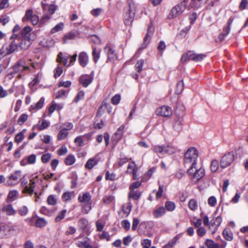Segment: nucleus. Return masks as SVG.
<instances>
[{"instance_id":"nucleus-1","label":"nucleus","mask_w":248,"mask_h":248,"mask_svg":"<svg viewBox=\"0 0 248 248\" xmlns=\"http://www.w3.org/2000/svg\"><path fill=\"white\" fill-rule=\"evenodd\" d=\"M198 157V152L194 147L190 148L186 152L184 155V163L185 165L191 164L189 168L187 170L188 175H191L193 173V169L196 168Z\"/></svg>"},{"instance_id":"nucleus-2","label":"nucleus","mask_w":248,"mask_h":248,"mask_svg":"<svg viewBox=\"0 0 248 248\" xmlns=\"http://www.w3.org/2000/svg\"><path fill=\"white\" fill-rule=\"evenodd\" d=\"M154 30V28L152 25V22L151 21L150 24L148 27L147 32L143 38V43L138 48L136 54L140 53L143 49L146 48L148 45L150 43Z\"/></svg>"},{"instance_id":"nucleus-3","label":"nucleus","mask_w":248,"mask_h":248,"mask_svg":"<svg viewBox=\"0 0 248 248\" xmlns=\"http://www.w3.org/2000/svg\"><path fill=\"white\" fill-rule=\"evenodd\" d=\"M128 12L124 15V21L126 25H130L134 20L135 14V7L134 3H129Z\"/></svg>"},{"instance_id":"nucleus-4","label":"nucleus","mask_w":248,"mask_h":248,"mask_svg":"<svg viewBox=\"0 0 248 248\" xmlns=\"http://www.w3.org/2000/svg\"><path fill=\"white\" fill-rule=\"evenodd\" d=\"M234 160L233 152H230L224 155L220 160V165L222 168H226L231 165Z\"/></svg>"},{"instance_id":"nucleus-5","label":"nucleus","mask_w":248,"mask_h":248,"mask_svg":"<svg viewBox=\"0 0 248 248\" xmlns=\"http://www.w3.org/2000/svg\"><path fill=\"white\" fill-rule=\"evenodd\" d=\"M186 8V2L184 0L183 2L177 4L176 6L172 8L170 13L169 15V18H173L177 16L182 14V13Z\"/></svg>"},{"instance_id":"nucleus-6","label":"nucleus","mask_w":248,"mask_h":248,"mask_svg":"<svg viewBox=\"0 0 248 248\" xmlns=\"http://www.w3.org/2000/svg\"><path fill=\"white\" fill-rule=\"evenodd\" d=\"M21 177V171L20 170H16L8 177L6 185L7 186H12L16 185L19 182V179H20Z\"/></svg>"},{"instance_id":"nucleus-7","label":"nucleus","mask_w":248,"mask_h":248,"mask_svg":"<svg viewBox=\"0 0 248 248\" xmlns=\"http://www.w3.org/2000/svg\"><path fill=\"white\" fill-rule=\"evenodd\" d=\"M93 72L91 74H83L80 76L78 81L83 87H87L93 81Z\"/></svg>"},{"instance_id":"nucleus-8","label":"nucleus","mask_w":248,"mask_h":248,"mask_svg":"<svg viewBox=\"0 0 248 248\" xmlns=\"http://www.w3.org/2000/svg\"><path fill=\"white\" fill-rule=\"evenodd\" d=\"M15 38H16V41L18 42L19 48L21 49H28L31 44V39L29 37H20L16 35Z\"/></svg>"},{"instance_id":"nucleus-9","label":"nucleus","mask_w":248,"mask_h":248,"mask_svg":"<svg viewBox=\"0 0 248 248\" xmlns=\"http://www.w3.org/2000/svg\"><path fill=\"white\" fill-rule=\"evenodd\" d=\"M156 113L157 115L162 117H168L172 115V110L171 108L169 106H163L156 109Z\"/></svg>"},{"instance_id":"nucleus-10","label":"nucleus","mask_w":248,"mask_h":248,"mask_svg":"<svg viewBox=\"0 0 248 248\" xmlns=\"http://www.w3.org/2000/svg\"><path fill=\"white\" fill-rule=\"evenodd\" d=\"M104 49L106 51L108 58L107 62L108 61L114 62L115 59L117 58V55L115 50L111 47L109 45H106Z\"/></svg>"},{"instance_id":"nucleus-11","label":"nucleus","mask_w":248,"mask_h":248,"mask_svg":"<svg viewBox=\"0 0 248 248\" xmlns=\"http://www.w3.org/2000/svg\"><path fill=\"white\" fill-rule=\"evenodd\" d=\"M5 214L7 216H13L16 213V211L13 208L11 204H4L0 207V214Z\"/></svg>"},{"instance_id":"nucleus-12","label":"nucleus","mask_w":248,"mask_h":248,"mask_svg":"<svg viewBox=\"0 0 248 248\" xmlns=\"http://www.w3.org/2000/svg\"><path fill=\"white\" fill-rule=\"evenodd\" d=\"M3 52L0 50V68L3 71L8 66L11 58L7 55H3Z\"/></svg>"},{"instance_id":"nucleus-13","label":"nucleus","mask_w":248,"mask_h":248,"mask_svg":"<svg viewBox=\"0 0 248 248\" xmlns=\"http://www.w3.org/2000/svg\"><path fill=\"white\" fill-rule=\"evenodd\" d=\"M204 174L205 170L202 167H201L199 169L196 170L195 171L193 170V173L191 175L192 176L191 180L193 181L196 179V180L195 182L197 183L204 176Z\"/></svg>"},{"instance_id":"nucleus-14","label":"nucleus","mask_w":248,"mask_h":248,"mask_svg":"<svg viewBox=\"0 0 248 248\" xmlns=\"http://www.w3.org/2000/svg\"><path fill=\"white\" fill-rule=\"evenodd\" d=\"M25 64V62L23 60H19L11 68V69L13 70V71L10 73L13 74L23 71V67H24Z\"/></svg>"},{"instance_id":"nucleus-15","label":"nucleus","mask_w":248,"mask_h":248,"mask_svg":"<svg viewBox=\"0 0 248 248\" xmlns=\"http://www.w3.org/2000/svg\"><path fill=\"white\" fill-rule=\"evenodd\" d=\"M78 61L81 66L86 67L89 62L88 55L84 51L80 52L78 55Z\"/></svg>"},{"instance_id":"nucleus-16","label":"nucleus","mask_w":248,"mask_h":248,"mask_svg":"<svg viewBox=\"0 0 248 248\" xmlns=\"http://www.w3.org/2000/svg\"><path fill=\"white\" fill-rule=\"evenodd\" d=\"M19 48H20L19 44L16 41V39L11 42L9 47L7 48V54H11L17 51L18 50Z\"/></svg>"},{"instance_id":"nucleus-17","label":"nucleus","mask_w":248,"mask_h":248,"mask_svg":"<svg viewBox=\"0 0 248 248\" xmlns=\"http://www.w3.org/2000/svg\"><path fill=\"white\" fill-rule=\"evenodd\" d=\"M78 201L80 202L85 203H92L91 196L89 192H86L83 194L82 196L79 195L78 197Z\"/></svg>"},{"instance_id":"nucleus-18","label":"nucleus","mask_w":248,"mask_h":248,"mask_svg":"<svg viewBox=\"0 0 248 248\" xmlns=\"http://www.w3.org/2000/svg\"><path fill=\"white\" fill-rule=\"evenodd\" d=\"M182 118L179 117L174 119V124H173V128L177 132H180L183 128L182 125Z\"/></svg>"},{"instance_id":"nucleus-19","label":"nucleus","mask_w":248,"mask_h":248,"mask_svg":"<svg viewBox=\"0 0 248 248\" xmlns=\"http://www.w3.org/2000/svg\"><path fill=\"white\" fill-rule=\"evenodd\" d=\"M206 55L203 54H197L191 51L190 60L195 62H200L202 61Z\"/></svg>"},{"instance_id":"nucleus-20","label":"nucleus","mask_w":248,"mask_h":248,"mask_svg":"<svg viewBox=\"0 0 248 248\" xmlns=\"http://www.w3.org/2000/svg\"><path fill=\"white\" fill-rule=\"evenodd\" d=\"M221 222L222 218L220 216L217 217L216 218L212 219L211 220V226H215V229L213 233H214L217 231L218 227L220 225Z\"/></svg>"},{"instance_id":"nucleus-21","label":"nucleus","mask_w":248,"mask_h":248,"mask_svg":"<svg viewBox=\"0 0 248 248\" xmlns=\"http://www.w3.org/2000/svg\"><path fill=\"white\" fill-rule=\"evenodd\" d=\"M11 230V227L9 225L3 223L0 224V233L2 236L6 235L7 233Z\"/></svg>"},{"instance_id":"nucleus-22","label":"nucleus","mask_w":248,"mask_h":248,"mask_svg":"<svg viewBox=\"0 0 248 248\" xmlns=\"http://www.w3.org/2000/svg\"><path fill=\"white\" fill-rule=\"evenodd\" d=\"M98 162L97 159L94 158H91L87 161L85 165V168L89 170H91L94 166L97 164Z\"/></svg>"},{"instance_id":"nucleus-23","label":"nucleus","mask_w":248,"mask_h":248,"mask_svg":"<svg viewBox=\"0 0 248 248\" xmlns=\"http://www.w3.org/2000/svg\"><path fill=\"white\" fill-rule=\"evenodd\" d=\"M224 238L227 241L233 239V233L229 228L225 229L222 232Z\"/></svg>"},{"instance_id":"nucleus-24","label":"nucleus","mask_w":248,"mask_h":248,"mask_svg":"<svg viewBox=\"0 0 248 248\" xmlns=\"http://www.w3.org/2000/svg\"><path fill=\"white\" fill-rule=\"evenodd\" d=\"M45 102L44 97H41L40 100L35 104L32 105L30 107V108L31 109H40L42 108L44 106Z\"/></svg>"},{"instance_id":"nucleus-25","label":"nucleus","mask_w":248,"mask_h":248,"mask_svg":"<svg viewBox=\"0 0 248 248\" xmlns=\"http://www.w3.org/2000/svg\"><path fill=\"white\" fill-rule=\"evenodd\" d=\"M166 213L165 208L163 207H160L157 209H155L153 212V215L155 218H158L163 215H164Z\"/></svg>"},{"instance_id":"nucleus-26","label":"nucleus","mask_w":248,"mask_h":248,"mask_svg":"<svg viewBox=\"0 0 248 248\" xmlns=\"http://www.w3.org/2000/svg\"><path fill=\"white\" fill-rule=\"evenodd\" d=\"M101 50L99 49H97L93 47L92 51V56L93 61L96 63L97 62L100 57Z\"/></svg>"},{"instance_id":"nucleus-27","label":"nucleus","mask_w":248,"mask_h":248,"mask_svg":"<svg viewBox=\"0 0 248 248\" xmlns=\"http://www.w3.org/2000/svg\"><path fill=\"white\" fill-rule=\"evenodd\" d=\"M123 136V134L116 131L111 137V140L114 144H117L122 139Z\"/></svg>"},{"instance_id":"nucleus-28","label":"nucleus","mask_w":248,"mask_h":248,"mask_svg":"<svg viewBox=\"0 0 248 248\" xmlns=\"http://www.w3.org/2000/svg\"><path fill=\"white\" fill-rule=\"evenodd\" d=\"M50 19V16L48 15L43 16L39 22L38 27L40 28L44 27L49 22Z\"/></svg>"},{"instance_id":"nucleus-29","label":"nucleus","mask_w":248,"mask_h":248,"mask_svg":"<svg viewBox=\"0 0 248 248\" xmlns=\"http://www.w3.org/2000/svg\"><path fill=\"white\" fill-rule=\"evenodd\" d=\"M31 28L29 26H26L23 29L21 32V37L26 38V37H31Z\"/></svg>"},{"instance_id":"nucleus-30","label":"nucleus","mask_w":248,"mask_h":248,"mask_svg":"<svg viewBox=\"0 0 248 248\" xmlns=\"http://www.w3.org/2000/svg\"><path fill=\"white\" fill-rule=\"evenodd\" d=\"M37 219L35 222V226L38 228L44 227L47 224L46 221L44 218L39 217L37 216Z\"/></svg>"},{"instance_id":"nucleus-31","label":"nucleus","mask_w":248,"mask_h":248,"mask_svg":"<svg viewBox=\"0 0 248 248\" xmlns=\"http://www.w3.org/2000/svg\"><path fill=\"white\" fill-rule=\"evenodd\" d=\"M38 176H36L35 177L33 178L31 180H30V186H29V191L28 194L30 195H32L34 191V188L35 186L36 182L35 181V179H37Z\"/></svg>"},{"instance_id":"nucleus-32","label":"nucleus","mask_w":248,"mask_h":248,"mask_svg":"<svg viewBox=\"0 0 248 248\" xmlns=\"http://www.w3.org/2000/svg\"><path fill=\"white\" fill-rule=\"evenodd\" d=\"M141 193L140 191H135L134 190H130L129 193L128 197L132 198L135 200H138L141 196Z\"/></svg>"},{"instance_id":"nucleus-33","label":"nucleus","mask_w":248,"mask_h":248,"mask_svg":"<svg viewBox=\"0 0 248 248\" xmlns=\"http://www.w3.org/2000/svg\"><path fill=\"white\" fill-rule=\"evenodd\" d=\"M68 135V132L66 131L65 128H63L59 133L57 136V139L58 140H61L66 138Z\"/></svg>"},{"instance_id":"nucleus-34","label":"nucleus","mask_w":248,"mask_h":248,"mask_svg":"<svg viewBox=\"0 0 248 248\" xmlns=\"http://www.w3.org/2000/svg\"><path fill=\"white\" fill-rule=\"evenodd\" d=\"M128 161V158L125 156L124 154H121L120 158L118 161V165L119 167H122L124 164L126 163Z\"/></svg>"},{"instance_id":"nucleus-35","label":"nucleus","mask_w":248,"mask_h":248,"mask_svg":"<svg viewBox=\"0 0 248 248\" xmlns=\"http://www.w3.org/2000/svg\"><path fill=\"white\" fill-rule=\"evenodd\" d=\"M231 27H224L223 29L222 33L219 35L218 38L220 40H223L225 37L230 33Z\"/></svg>"},{"instance_id":"nucleus-36","label":"nucleus","mask_w":248,"mask_h":248,"mask_svg":"<svg viewBox=\"0 0 248 248\" xmlns=\"http://www.w3.org/2000/svg\"><path fill=\"white\" fill-rule=\"evenodd\" d=\"M76 161L75 157L73 155H68L64 160V163L66 165H71L73 164Z\"/></svg>"},{"instance_id":"nucleus-37","label":"nucleus","mask_w":248,"mask_h":248,"mask_svg":"<svg viewBox=\"0 0 248 248\" xmlns=\"http://www.w3.org/2000/svg\"><path fill=\"white\" fill-rule=\"evenodd\" d=\"M133 170H135V171H137V167L135 162L132 161L131 163H129L126 173L127 174H131L133 172Z\"/></svg>"},{"instance_id":"nucleus-38","label":"nucleus","mask_w":248,"mask_h":248,"mask_svg":"<svg viewBox=\"0 0 248 248\" xmlns=\"http://www.w3.org/2000/svg\"><path fill=\"white\" fill-rule=\"evenodd\" d=\"M165 208L168 211L172 212L175 209V204L170 201H167L165 204Z\"/></svg>"},{"instance_id":"nucleus-39","label":"nucleus","mask_w":248,"mask_h":248,"mask_svg":"<svg viewBox=\"0 0 248 248\" xmlns=\"http://www.w3.org/2000/svg\"><path fill=\"white\" fill-rule=\"evenodd\" d=\"M63 28L64 24L62 22H60L51 29V32L52 33H54L55 32H58L60 31H62Z\"/></svg>"},{"instance_id":"nucleus-40","label":"nucleus","mask_w":248,"mask_h":248,"mask_svg":"<svg viewBox=\"0 0 248 248\" xmlns=\"http://www.w3.org/2000/svg\"><path fill=\"white\" fill-rule=\"evenodd\" d=\"M205 244L207 248H219V245L211 239H207Z\"/></svg>"},{"instance_id":"nucleus-41","label":"nucleus","mask_w":248,"mask_h":248,"mask_svg":"<svg viewBox=\"0 0 248 248\" xmlns=\"http://www.w3.org/2000/svg\"><path fill=\"white\" fill-rule=\"evenodd\" d=\"M76 244L77 246L79 248H93L87 241L83 242L78 241Z\"/></svg>"},{"instance_id":"nucleus-42","label":"nucleus","mask_w":248,"mask_h":248,"mask_svg":"<svg viewBox=\"0 0 248 248\" xmlns=\"http://www.w3.org/2000/svg\"><path fill=\"white\" fill-rule=\"evenodd\" d=\"M33 11L31 9H28L26 11L25 16L22 18V21L25 22L27 20H30L33 16L32 14Z\"/></svg>"},{"instance_id":"nucleus-43","label":"nucleus","mask_w":248,"mask_h":248,"mask_svg":"<svg viewBox=\"0 0 248 248\" xmlns=\"http://www.w3.org/2000/svg\"><path fill=\"white\" fill-rule=\"evenodd\" d=\"M47 203L50 205H54L57 202V200L54 195H50L47 198Z\"/></svg>"},{"instance_id":"nucleus-44","label":"nucleus","mask_w":248,"mask_h":248,"mask_svg":"<svg viewBox=\"0 0 248 248\" xmlns=\"http://www.w3.org/2000/svg\"><path fill=\"white\" fill-rule=\"evenodd\" d=\"M175 153V149L170 146H165L164 154H167L169 155H172Z\"/></svg>"},{"instance_id":"nucleus-45","label":"nucleus","mask_w":248,"mask_h":248,"mask_svg":"<svg viewBox=\"0 0 248 248\" xmlns=\"http://www.w3.org/2000/svg\"><path fill=\"white\" fill-rule=\"evenodd\" d=\"M26 131V129H24L22 132L17 134L15 136V141L17 143L21 142L24 137V132Z\"/></svg>"},{"instance_id":"nucleus-46","label":"nucleus","mask_w":248,"mask_h":248,"mask_svg":"<svg viewBox=\"0 0 248 248\" xmlns=\"http://www.w3.org/2000/svg\"><path fill=\"white\" fill-rule=\"evenodd\" d=\"M24 176L21 179V185L22 186H24L23 190V193H28L29 186H28V181L26 179H24ZM21 180V179H20Z\"/></svg>"},{"instance_id":"nucleus-47","label":"nucleus","mask_w":248,"mask_h":248,"mask_svg":"<svg viewBox=\"0 0 248 248\" xmlns=\"http://www.w3.org/2000/svg\"><path fill=\"white\" fill-rule=\"evenodd\" d=\"M28 115L27 114H22L19 117L17 123L19 125H22L28 119Z\"/></svg>"},{"instance_id":"nucleus-48","label":"nucleus","mask_w":248,"mask_h":248,"mask_svg":"<svg viewBox=\"0 0 248 248\" xmlns=\"http://www.w3.org/2000/svg\"><path fill=\"white\" fill-rule=\"evenodd\" d=\"M218 166H219V164H218V161L216 159L213 160L211 162V166H210L211 170L212 172H216L217 170V169L218 168Z\"/></svg>"},{"instance_id":"nucleus-49","label":"nucleus","mask_w":248,"mask_h":248,"mask_svg":"<svg viewBox=\"0 0 248 248\" xmlns=\"http://www.w3.org/2000/svg\"><path fill=\"white\" fill-rule=\"evenodd\" d=\"M144 63V61L143 59H140L136 63L135 67L139 73H140L142 70V67Z\"/></svg>"},{"instance_id":"nucleus-50","label":"nucleus","mask_w":248,"mask_h":248,"mask_svg":"<svg viewBox=\"0 0 248 248\" xmlns=\"http://www.w3.org/2000/svg\"><path fill=\"white\" fill-rule=\"evenodd\" d=\"M66 209H63L62 210L59 214L56 216L55 218V221L56 222H59L61 221L62 219H63L66 213Z\"/></svg>"},{"instance_id":"nucleus-51","label":"nucleus","mask_w":248,"mask_h":248,"mask_svg":"<svg viewBox=\"0 0 248 248\" xmlns=\"http://www.w3.org/2000/svg\"><path fill=\"white\" fill-rule=\"evenodd\" d=\"M184 88V82L183 81L180 80L178 81L176 85V92L177 94L180 93Z\"/></svg>"},{"instance_id":"nucleus-52","label":"nucleus","mask_w":248,"mask_h":248,"mask_svg":"<svg viewBox=\"0 0 248 248\" xmlns=\"http://www.w3.org/2000/svg\"><path fill=\"white\" fill-rule=\"evenodd\" d=\"M76 37V34L73 32H70L64 35L63 38V41L64 43H66V40L67 39H74Z\"/></svg>"},{"instance_id":"nucleus-53","label":"nucleus","mask_w":248,"mask_h":248,"mask_svg":"<svg viewBox=\"0 0 248 248\" xmlns=\"http://www.w3.org/2000/svg\"><path fill=\"white\" fill-rule=\"evenodd\" d=\"M188 206L189 208L194 211L197 208V203L196 200L191 199L188 202Z\"/></svg>"},{"instance_id":"nucleus-54","label":"nucleus","mask_w":248,"mask_h":248,"mask_svg":"<svg viewBox=\"0 0 248 248\" xmlns=\"http://www.w3.org/2000/svg\"><path fill=\"white\" fill-rule=\"evenodd\" d=\"M121 100V95L119 94H115L111 99V103L114 105L118 104Z\"/></svg>"},{"instance_id":"nucleus-55","label":"nucleus","mask_w":248,"mask_h":248,"mask_svg":"<svg viewBox=\"0 0 248 248\" xmlns=\"http://www.w3.org/2000/svg\"><path fill=\"white\" fill-rule=\"evenodd\" d=\"M36 160V156L34 154H31L28 156L27 158V161L28 164H33L35 163Z\"/></svg>"},{"instance_id":"nucleus-56","label":"nucleus","mask_w":248,"mask_h":248,"mask_svg":"<svg viewBox=\"0 0 248 248\" xmlns=\"http://www.w3.org/2000/svg\"><path fill=\"white\" fill-rule=\"evenodd\" d=\"M166 46L163 41H160L157 46V49L160 52L161 55L162 54L163 51L165 49Z\"/></svg>"},{"instance_id":"nucleus-57","label":"nucleus","mask_w":248,"mask_h":248,"mask_svg":"<svg viewBox=\"0 0 248 248\" xmlns=\"http://www.w3.org/2000/svg\"><path fill=\"white\" fill-rule=\"evenodd\" d=\"M18 213L21 216H26L28 213V208L26 206H23L18 209Z\"/></svg>"},{"instance_id":"nucleus-58","label":"nucleus","mask_w":248,"mask_h":248,"mask_svg":"<svg viewBox=\"0 0 248 248\" xmlns=\"http://www.w3.org/2000/svg\"><path fill=\"white\" fill-rule=\"evenodd\" d=\"M191 51H188L186 53L183 55L181 58L182 62H185L188 60H190Z\"/></svg>"},{"instance_id":"nucleus-59","label":"nucleus","mask_w":248,"mask_h":248,"mask_svg":"<svg viewBox=\"0 0 248 248\" xmlns=\"http://www.w3.org/2000/svg\"><path fill=\"white\" fill-rule=\"evenodd\" d=\"M51 157V155L49 153L44 154L41 156V161L43 163H46L49 161Z\"/></svg>"},{"instance_id":"nucleus-60","label":"nucleus","mask_w":248,"mask_h":248,"mask_svg":"<svg viewBox=\"0 0 248 248\" xmlns=\"http://www.w3.org/2000/svg\"><path fill=\"white\" fill-rule=\"evenodd\" d=\"M106 108H105V106H103V101L101 105L99 107L96 116L98 117H101L102 114L104 113Z\"/></svg>"},{"instance_id":"nucleus-61","label":"nucleus","mask_w":248,"mask_h":248,"mask_svg":"<svg viewBox=\"0 0 248 248\" xmlns=\"http://www.w3.org/2000/svg\"><path fill=\"white\" fill-rule=\"evenodd\" d=\"M164 145H155L154 147V151L156 153H160L164 154Z\"/></svg>"},{"instance_id":"nucleus-62","label":"nucleus","mask_w":248,"mask_h":248,"mask_svg":"<svg viewBox=\"0 0 248 248\" xmlns=\"http://www.w3.org/2000/svg\"><path fill=\"white\" fill-rule=\"evenodd\" d=\"M208 203L212 207L215 206L217 203V199L216 197L215 196L210 197L208 199Z\"/></svg>"},{"instance_id":"nucleus-63","label":"nucleus","mask_w":248,"mask_h":248,"mask_svg":"<svg viewBox=\"0 0 248 248\" xmlns=\"http://www.w3.org/2000/svg\"><path fill=\"white\" fill-rule=\"evenodd\" d=\"M10 21L9 17L6 16H0V23L2 25H5Z\"/></svg>"},{"instance_id":"nucleus-64","label":"nucleus","mask_w":248,"mask_h":248,"mask_svg":"<svg viewBox=\"0 0 248 248\" xmlns=\"http://www.w3.org/2000/svg\"><path fill=\"white\" fill-rule=\"evenodd\" d=\"M151 240L148 239H145L141 242V245L143 248H149L151 245Z\"/></svg>"}]
</instances>
